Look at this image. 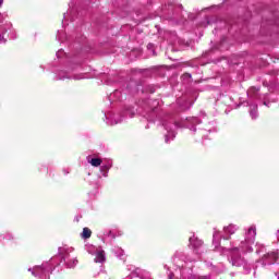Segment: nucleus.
<instances>
[{"label": "nucleus", "instance_id": "f257e3e1", "mask_svg": "<svg viewBox=\"0 0 279 279\" xmlns=\"http://www.w3.org/2000/svg\"><path fill=\"white\" fill-rule=\"evenodd\" d=\"M32 270V274L36 277V278H40V279H47L45 278V275L47 274V269L43 268L41 266H36L33 269L29 268L28 271Z\"/></svg>", "mask_w": 279, "mask_h": 279}, {"label": "nucleus", "instance_id": "f03ea898", "mask_svg": "<svg viewBox=\"0 0 279 279\" xmlns=\"http://www.w3.org/2000/svg\"><path fill=\"white\" fill-rule=\"evenodd\" d=\"M263 258H264V260H268L267 262L268 265H274L278 260V254L268 253V254L264 255Z\"/></svg>", "mask_w": 279, "mask_h": 279}, {"label": "nucleus", "instance_id": "7ed1b4c3", "mask_svg": "<svg viewBox=\"0 0 279 279\" xmlns=\"http://www.w3.org/2000/svg\"><path fill=\"white\" fill-rule=\"evenodd\" d=\"M106 262V252L104 250H98L96 252L95 263H105Z\"/></svg>", "mask_w": 279, "mask_h": 279}, {"label": "nucleus", "instance_id": "20e7f679", "mask_svg": "<svg viewBox=\"0 0 279 279\" xmlns=\"http://www.w3.org/2000/svg\"><path fill=\"white\" fill-rule=\"evenodd\" d=\"M90 234H93L90 229H88V228H84L83 229V232H82V238L83 239H90Z\"/></svg>", "mask_w": 279, "mask_h": 279}, {"label": "nucleus", "instance_id": "39448f33", "mask_svg": "<svg viewBox=\"0 0 279 279\" xmlns=\"http://www.w3.org/2000/svg\"><path fill=\"white\" fill-rule=\"evenodd\" d=\"M89 163L92 165V167H100L101 166V159L99 158H93Z\"/></svg>", "mask_w": 279, "mask_h": 279}, {"label": "nucleus", "instance_id": "423d86ee", "mask_svg": "<svg viewBox=\"0 0 279 279\" xmlns=\"http://www.w3.org/2000/svg\"><path fill=\"white\" fill-rule=\"evenodd\" d=\"M258 90H260V88L251 87L248 89V95H256V93H258Z\"/></svg>", "mask_w": 279, "mask_h": 279}, {"label": "nucleus", "instance_id": "0eeeda50", "mask_svg": "<svg viewBox=\"0 0 279 279\" xmlns=\"http://www.w3.org/2000/svg\"><path fill=\"white\" fill-rule=\"evenodd\" d=\"M77 265V259H72L71 263L68 264V267H75Z\"/></svg>", "mask_w": 279, "mask_h": 279}, {"label": "nucleus", "instance_id": "6e6552de", "mask_svg": "<svg viewBox=\"0 0 279 279\" xmlns=\"http://www.w3.org/2000/svg\"><path fill=\"white\" fill-rule=\"evenodd\" d=\"M129 114H131V117H134V111H133V109H129Z\"/></svg>", "mask_w": 279, "mask_h": 279}, {"label": "nucleus", "instance_id": "1a4fd4ad", "mask_svg": "<svg viewBox=\"0 0 279 279\" xmlns=\"http://www.w3.org/2000/svg\"><path fill=\"white\" fill-rule=\"evenodd\" d=\"M248 232H253V234H256V229H248Z\"/></svg>", "mask_w": 279, "mask_h": 279}, {"label": "nucleus", "instance_id": "9d476101", "mask_svg": "<svg viewBox=\"0 0 279 279\" xmlns=\"http://www.w3.org/2000/svg\"><path fill=\"white\" fill-rule=\"evenodd\" d=\"M0 5H3V0H0Z\"/></svg>", "mask_w": 279, "mask_h": 279}]
</instances>
